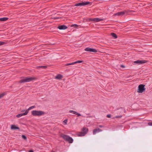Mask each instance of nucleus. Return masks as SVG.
Returning a JSON list of instances; mask_svg holds the SVG:
<instances>
[{
  "label": "nucleus",
  "mask_w": 152,
  "mask_h": 152,
  "mask_svg": "<svg viewBox=\"0 0 152 152\" xmlns=\"http://www.w3.org/2000/svg\"><path fill=\"white\" fill-rule=\"evenodd\" d=\"M26 111L25 110H23L21 112H24Z\"/></svg>",
  "instance_id": "4c0bfd02"
},
{
  "label": "nucleus",
  "mask_w": 152,
  "mask_h": 152,
  "mask_svg": "<svg viewBox=\"0 0 152 152\" xmlns=\"http://www.w3.org/2000/svg\"><path fill=\"white\" fill-rule=\"evenodd\" d=\"M27 114V112H26V111H25V113H20L19 114H18L16 115V117L17 118H20V117L23 116V115H25Z\"/></svg>",
  "instance_id": "f8f14e48"
},
{
  "label": "nucleus",
  "mask_w": 152,
  "mask_h": 152,
  "mask_svg": "<svg viewBox=\"0 0 152 152\" xmlns=\"http://www.w3.org/2000/svg\"><path fill=\"white\" fill-rule=\"evenodd\" d=\"M107 117L108 118H111V115L110 114H108L107 115Z\"/></svg>",
  "instance_id": "7c9ffc66"
},
{
  "label": "nucleus",
  "mask_w": 152,
  "mask_h": 152,
  "mask_svg": "<svg viewBox=\"0 0 152 152\" xmlns=\"http://www.w3.org/2000/svg\"><path fill=\"white\" fill-rule=\"evenodd\" d=\"M145 85L143 84L139 85L138 87L137 92L140 93H141L145 91Z\"/></svg>",
  "instance_id": "20e7f679"
},
{
  "label": "nucleus",
  "mask_w": 152,
  "mask_h": 152,
  "mask_svg": "<svg viewBox=\"0 0 152 152\" xmlns=\"http://www.w3.org/2000/svg\"><path fill=\"white\" fill-rule=\"evenodd\" d=\"M5 44H6V43L4 42L0 41V46L3 45Z\"/></svg>",
  "instance_id": "cd10ccee"
},
{
  "label": "nucleus",
  "mask_w": 152,
  "mask_h": 152,
  "mask_svg": "<svg viewBox=\"0 0 152 152\" xmlns=\"http://www.w3.org/2000/svg\"><path fill=\"white\" fill-rule=\"evenodd\" d=\"M75 6H83V2H82L81 3H76L75 5Z\"/></svg>",
  "instance_id": "aec40b11"
},
{
  "label": "nucleus",
  "mask_w": 152,
  "mask_h": 152,
  "mask_svg": "<svg viewBox=\"0 0 152 152\" xmlns=\"http://www.w3.org/2000/svg\"><path fill=\"white\" fill-rule=\"evenodd\" d=\"M79 26L78 25L76 24H74L71 25V27H74L75 28H77V27Z\"/></svg>",
  "instance_id": "5701e85b"
},
{
  "label": "nucleus",
  "mask_w": 152,
  "mask_h": 152,
  "mask_svg": "<svg viewBox=\"0 0 152 152\" xmlns=\"http://www.w3.org/2000/svg\"><path fill=\"white\" fill-rule=\"evenodd\" d=\"M111 35L115 39H116L118 37L116 34L114 33H111Z\"/></svg>",
  "instance_id": "f3484780"
},
{
  "label": "nucleus",
  "mask_w": 152,
  "mask_h": 152,
  "mask_svg": "<svg viewBox=\"0 0 152 152\" xmlns=\"http://www.w3.org/2000/svg\"><path fill=\"white\" fill-rule=\"evenodd\" d=\"M11 129L13 130H20V128L15 125H12L11 126Z\"/></svg>",
  "instance_id": "9d476101"
},
{
  "label": "nucleus",
  "mask_w": 152,
  "mask_h": 152,
  "mask_svg": "<svg viewBox=\"0 0 152 152\" xmlns=\"http://www.w3.org/2000/svg\"><path fill=\"white\" fill-rule=\"evenodd\" d=\"M74 64H75L74 63V62H72V63H71L67 64H66L65 65L66 66H69V65H73Z\"/></svg>",
  "instance_id": "c85d7f7f"
},
{
  "label": "nucleus",
  "mask_w": 152,
  "mask_h": 152,
  "mask_svg": "<svg viewBox=\"0 0 152 152\" xmlns=\"http://www.w3.org/2000/svg\"><path fill=\"white\" fill-rule=\"evenodd\" d=\"M28 152H34L33 150H30Z\"/></svg>",
  "instance_id": "c9c22d12"
},
{
  "label": "nucleus",
  "mask_w": 152,
  "mask_h": 152,
  "mask_svg": "<svg viewBox=\"0 0 152 152\" xmlns=\"http://www.w3.org/2000/svg\"><path fill=\"white\" fill-rule=\"evenodd\" d=\"M102 131V130L99 128L95 129L93 131V134H95L97 132H101Z\"/></svg>",
  "instance_id": "9b49d317"
},
{
  "label": "nucleus",
  "mask_w": 152,
  "mask_h": 152,
  "mask_svg": "<svg viewBox=\"0 0 152 152\" xmlns=\"http://www.w3.org/2000/svg\"><path fill=\"white\" fill-rule=\"evenodd\" d=\"M36 79V78L34 77H25L24 79L20 80L19 82V83H22L29 82L32 80H35Z\"/></svg>",
  "instance_id": "f257e3e1"
},
{
  "label": "nucleus",
  "mask_w": 152,
  "mask_h": 152,
  "mask_svg": "<svg viewBox=\"0 0 152 152\" xmlns=\"http://www.w3.org/2000/svg\"><path fill=\"white\" fill-rule=\"evenodd\" d=\"M90 117H92V116H90Z\"/></svg>",
  "instance_id": "ea45409f"
},
{
  "label": "nucleus",
  "mask_w": 152,
  "mask_h": 152,
  "mask_svg": "<svg viewBox=\"0 0 152 152\" xmlns=\"http://www.w3.org/2000/svg\"><path fill=\"white\" fill-rule=\"evenodd\" d=\"M129 11H127L125 10L123 11H121L118 12L115 14L114 15V16H123L124 15H127Z\"/></svg>",
  "instance_id": "39448f33"
},
{
  "label": "nucleus",
  "mask_w": 152,
  "mask_h": 152,
  "mask_svg": "<svg viewBox=\"0 0 152 152\" xmlns=\"http://www.w3.org/2000/svg\"><path fill=\"white\" fill-rule=\"evenodd\" d=\"M60 137L69 143H72L73 142V139L68 135L62 133L60 134Z\"/></svg>",
  "instance_id": "f03ea898"
},
{
  "label": "nucleus",
  "mask_w": 152,
  "mask_h": 152,
  "mask_svg": "<svg viewBox=\"0 0 152 152\" xmlns=\"http://www.w3.org/2000/svg\"><path fill=\"white\" fill-rule=\"evenodd\" d=\"M57 28L60 30H65L67 28V27L66 26L63 25L59 26Z\"/></svg>",
  "instance_id": "1a4fd4ad"
},
{
  "label": "nucleus",
  "mask_w": 152,
  "mask_h": 152,
  "mask_svg": "<svg viewBox=\"0 0 152 152\" xmlns=\"http://www.w3.org/2000/svg\"><path fill=\"white\" fill-rule=\"evenodd\" d=\"M69 112L70 113H72L73 114H76V112L75 111H74V110H70L69 111Z\"/></svg>",
  "instance_id": "393cba45"
},
{
  "label": "nucleus",
  "mask_w": 152,
  "mask_h": 152,
  "mask_svg": "<svg viewBox=\"0 0 152 152\" xmlns=\"http://www.w3.org/2000/svg\"><path fill=\"white\" fill-rule=\"evenodd\" d=\"M63 123H64V124H66L67 122V119H66L63 121Z\"/></svg>",
  "instance_id": "c756f323"
},
{
  "label": "nucleus",
  "mask_w": 152,
  "mask_h": 152,
  "mask_svg": "<svg viewBox=\"0 0 152 152\" xmlns=\"http://www.w3.org/2000/svg\"><path fill=\"white\" fill-rule=\"evenodd\" d=\"M86 134V132H82L79 133L78 134V135L79 136H84Z\"/></svg>",
  "instance_id": "2eb2a0df"
},
{
  "label": "nucleus",
  "mask_w": 152,
  "mask_h": 152,
  "mask_svg": "<svg viewBox=\"0 0 152 152\" xmlns=\"http://www.w3.org/2000/svg\"><path fill=\"white\" fill-rule=\"evenodd\" d=\"M83 6L89 5L90 6H91L92 5V3L91 2L89 1H86V2H83Z\"/></svg>",
  "instance_id": "ddd939ff"
},
{
  "label": "nucleus",
  "mask_w": 152,
  "mask_h": 152,
  "mask_svg": "<svg viewBox=\"0 0 152 152\" xmlns=\"http://www.w3.org/2000/svg\"><path fill=\"white\" fill-rule=\"evenodd\" d=\"M83 62V61L82 60H79L75 62H74V63L75 64L77 63H81Z\"/></svg>",
  "instance_id": "4be33fe9"
},
{
  "label": "nucleus",
  "mask_w": 152,
  "mask_h": 152,
  "mask_svg": "<svg viewBox=\"0 0 152 152\" xmlns=\"http://www.w3.org/2000/svg\"><path fill=\"white\" fill-rule=\"evenodd\" d=\"M63 77V76L61 74L58 75L55 77V78L56 79H61Z\"/></svg>",
  "instance_id": "4468645a"
},
{
  "label": "nucleus",
  "mask_w": 152,
  "mask_h": 152,
  "mask_svg": "<svg viewBox=\"0 0 152 152\" xmlns=\"http://www.w3.org/2000/svg\"><path fill=\"white\" fill-rule=\"evenodd\" d=\"M8 18L6 17H4L0 18V21H4L7 20Z\"/></svg>",
  "instance_id": "dca6fc26"
},
{
  "label": "nucleus",
  "mask_w": 152,
  "mask_h": 152,
  "mask_svg": "<svg viewBox=\"0 0 152 152\" xmlns=\"http://www.w3.org/2000/svg\"><path fill=\"white\" fill-rule=\"evenodd\" d=\"M148 61L146 60H137L134 62V63L138 64H142L145 63H146Z\"/></svg>",
  "instance_id": "6e6552de"
},
{
  "label": "nucleus",
  "mask_w": 152,
  "mask_h": 152,
  "mask_svg": "<svg viewBox=\"0 0 152 152\" xmlns=\"http://www.w3.org/2000/svg\"><path fill=\"white\" fill-rule=\"evenodd\" d=\"M120 66L121 67L123 68H124L125 67V66L123 65H121Z\"/></svg>",
  "instance_id": "72a5a7b5"
},
{
  "label": "nucleus",
  "mask_w": 152,
  "mask_h": 152,
  "mask_svg": "<svg viewBox=\"0 0 152 152\" xmlns=\"http://www.w3.org/2000/svg\"><path fill=\"white\" fill-rule=\"evenodd\" d=\"M60 18L59 17H54L53 18L55 19H57Z\"/></svg>",
  "instance_id": "f704fd0d"
},
{
  "label": "nucleus",
  "mask_w": 152,
  "mask_h": 152,
  "mask_svg": "<svg viewBox=\"0 0 152 152\" xmlns=\"http://www.w3.org/2000/svg\"><path fill=\"white\" fill-rule=\"evenodd\" d=\"M35 106H31V107H30L27 110H26V112H27V114H28L29 110H31L32 109H33V108H35Z\"/></svg>",
  "instance_id": "a211bd4d"
},
{
  "label": "nucleus",
  "mask_w": 152,
  "mask_h": 152,
  "mask_svg": "<svg viewBox=\"0 0 152 152\" xmlns=\"http://www.w3.org/2000/svg\"><path fill=\"white\" fill-rule=\"evenodd\" d=\"M22 138L23 139L25 140H26L27 139V137L24 135H22Z\"/></svg>",
  "instance_id": "bb28decb"
},
{
  "label": "nucleus",
  "mask_w": 152,
  "mask_h": 152,
  "mask_svg": "<svg viewBox=\"0 0 152 152\" xmlns=\"http://www.w3.org/2000/svg\"><path fill=\"white\" fill-rule=\"evenodd\" d=\"M148 125L150 126H152V122H149L148 123Z\"/></svg>",
  "instance_id": "473e14b6"
},
{
  "label": "nucleus",
  "mask_w": 152,
  "mask_h": 152,
  "mask_svg": "<svg viewBox=\"0 0 152 152\" xmlns=\"http://www.w3.org/2000/svg\"><path fill=\"white\" fill-rule=\"evenodd\" d=\"M6 94L5 93L0 94V98H2L4 96L6 95Z\"/></svg>",
  "instance_id": "b1692460"
},
{
  "label": "nucleus",
  "mask_w": 152,
  "mask_h": 152,
  "mask_svg": "<svg viewBox=\"0 0 152 152\" xmlns=\"http://www.w3.org/2000/svg\"><path fill=\"white\" fill-rule=\"evenodd\" d=\"M89 21H94L95 22H98L103 20V19L99 18H89Z\"/></svg>",
  "instance_id": "423d86ee"
},
{
  "label": "nucleus",
  "mask_w": 152,
  "mask_h": 152,
  "mask_svg": "<svg viewBox=\"0 0 152 152\" xmlns=\"http://www.w3.org/2000/svg\"><path fill=\"white\" fill-rule=\"evenodd\" d=\"M37 68L38 69H39L40 68L46 69L47 67V66H37Z\"/></svg>",
  "instance_id": "412c9836"
},
{
  "label": "nucleus",
  "mask_w": 152,
  "mask_h": 152,
  "mask_svg": "<svg viewBox=\"0 0 152 152\" xmlns=\"http://www.w3.org/2000/svg\"><path fill=\"white\" fill-rule=\"evenodd\" d=\"M99 126L100 127V128H102V127H103V126H102V125H99Z\"/></svg>",
  "instance_id": "e433bc0d"
},
{
  "label": "nucleus",
  "mask_w": 152,
  "mask_h": 152,
  "mask_svg": "<svg viewBox=\"0 0 152 152\" xmlns=\"http://www.w3.org/2000/svg\"><path fill=\"white\" fill-rule=\"evenodd\" d=\"M75 115H77L78 116H81V115L80 113H78L77 112H76V113Z\"/></svg>",
  "instance_id": "2f4dec72"
},
{
  "label": "nucleus",
  "mask_w": 152,
  "mask_h": 152,
  "mask_svg": "<svg viewBox=\"0 0 152 152\" xmlns=\"http://www.w3.org/2000/svg\"><path fill=\"white\" fill-rule=\"evenodd\" d=\"M82 131L83 132H86V134L87 133L88 131V129L86 127H83L82 129Z\"/></svg>",
  "instance_id": "6ab92c4d"
},
{
  "label": "nucleus",
  "mask_w": 152,
  "mask_h": 152,
  "mask_svg": "<svg viewBox=\"0 0 152 152\" xmlns=\"http://www.w3.org/2000/svg\"><path fill=\"white\" fill-rule=\"evenodd\" d=\"M31 114L34 116H40L45 114L44 112L42 111L33 110Z\"/></svg>",
  "instance_id": "7ed1b4c3"
},
{
  "label": "nucleus",
  "mask_w": 152,
  "mask_h": 152,
  "mask_svg": "<svg viewBox=\"0 0 152 152\" xmlns=\"http://www.w3.org/2000/svg\"><path fill=\"white\" fill-rule=\"evenodd\" d=\"M122 117V115H117L114 117L113 118L114 119L115 118H121Z\"/></svg>",
  "instance_id": "a878e982"
},
{
  "label": "nucleus",
  "mask_w": 152,
  "mask_h": 152,
  "mask_svg": "<svg viewBox=\"0 0 152 152\" xmlns=\"http://www.w3.org/2000/svg\"><path fill=\"white\" fill-rule=\"evenodd\" d=\"M51 152H55L53 151H51Z\"/></svg>",
  "instance_id": "58836bf2"
},
{
  "label": "nucleus",
  "mask_w": 152,
  "mask_h": 152,
  "mask_svg": "<svg viewBox=\"0 0 152 152\" xmlns=\"http://www.w3.org/2000/svg\"><path fill=\"white\" fill-rule=\"evenodd\" d=\"M85 50L86 51L94 53H96L97 52V50L95 49L90 48H86L85 49Z\"/></svg>",
  "instance_id": "0eeeda50"
}]
</instances>
